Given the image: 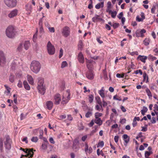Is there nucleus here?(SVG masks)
Here are the masks:
<instances>
[{
  "instance_id": "nucleus-9",
  "label": "nucleus",
  "mask_w": 158,
  "mask_h": 158,
  "mask_svg": "<svg viewBox=\"0 0 158 158\" xmlns=\"http://www.w3.org/2000/svg\"><path fill=\"white\" fill-rule=\"evenodd\" d=\"M61 33L63 36L65 37H67L70 34V28L67 26L64 27L62 28Z\"/></svg>"
},
{
  "instance_id": "nucleus-64",
  "label": "nucleus",
  "mask_w": 158,
  "mask_h": 158,
  "mask_svg": "<svg viewBox=\"0 0 158 158\" xmlns=\"http://www.w3.org/2000/svg\"><path fill=\"white\" fill-rule=\"evenodd\" d=\"M18 87L21 88L22 87L23 85L22 82L20 81H19L17 85Z\"/></svg>"
},
{
  "instance_id": "nucleus-46",
  "label": "nucleus",
  "mask_w": 158,
  "mask_h": 158,
  "mask_svg": "<svg viewBox=\"0 0 158 158\" xmlns=\"http://www.w3.org/2000/svg\"><path fill=\"white\" fill-rule=\"evenodd\" d=\"M69 142H67L64 144V146L65 149H68L69 148Z\"/></svg>"
},
{
  "instance_id": "nucleus-20",
  "label": "nucleus",
  "mask_w": 158,
  "mask_h": 158,
  "mask_svg": "<svg viewBox=\"0 0 158 158\" xmlns=\"http://www.w3.org/2000/svg\"><path fill=\"white\" fill-rule=\"evenodd\" d=\"M46 104L48 109L51 110L52 109L53 106V103L51 101L47 102Z\"/></svg>"
},
{
  "instance_id": "nucleus-40",
  "label": "nucleus",
  "mask_w": 158,
  "mask_h": 158,
  "mask_svg": "<svg viewBox=\"0 0 158 158\" xmlns=\"http://www.w3.org/2000/svg\"><path fill=\"white\" fill-rule=\"evenodd\" d=\"M9 80L10 82L13 83L14 81V76L11 75L9 77Z\"/></svg>"
},
{
  "instance_id": "nucleus-34",
  "label": "nucleus",
  "mask_w": 158,
  "mask_h": 158,
  "mask_svg": "<svg viewBox=\"0 0 158 158\" xmlns=\"http://www.w3.org/2000/svg\"><path fill=\"white\" fill-rule=\"evenodd\" d=\"M146 93L147 94V95L149 97V98L151 97L152 96L150 90L148 88H147L146 90Z\"/></svg>"
},
{
  "instance_id": "nucleus-49",
  "label": "nucleus",
  "mask_w": 158,
  "mask_h": 158,
  "mask_svg": "<svg viewBox=\"0 0 158 158\" xmlns=\"http://www.w3.org/2000/svg\"><path fill=\"white\" fill-rule=\"evenodd\" d=\"M90 3L88 5V8L89 9H91L93 8V6L92 5V0H90Z\"/></svg>"
},
{
  "instance_id": "nucleus-1",
  "label": "nucleus",
  "mask_w": 158,
  "mask_h": 158,
  "mask_svg": "<svg viewBox=\"0 0 158 158\" xmlns=\"http://www.w3.org/2000/svg\"><path fill=\"white\" fill-rule=\"evenodd\" d=\"M37 89L39 93L42 95H44L46 92V88L44 84V79L43 78L39 77L37 78Z\"/></svg>"
},
{
  "instance_id": "nucleus-60",
  "label": "nucleus",
  "mask_w": 158,
  "mask_h": 158,
  "mask_svg": "<svg viewBox=\"0 0 158 158\" xmlns=\"http://www.w3.org/2000/svg\"><path fill=\"white\" fill-rule=\"evenodd\" d=\"M60 119L61 120L65 119L66 118V115L65 114L61 115L59 116Z\"/></svg>"
},
{
  "instance_id": "nucleus-57",
  "label": "nucleus",
  "mask_w": 158,
  "mask_h": 158,
  "mask_svg": "<svg viewBox=\"0 0 158 158\" xmlns=\"http://www.w3.org/2000/svg\"><path fill=\"white\" fill-rule=\"evenodd\" d=\"M156 7L155 6H153L151 9V12L152 14L155 13V10H156Z\"/></svg>"
},
{
  "instance_id": "nucleus-47",
  "label": "nucleus",
  "mask_w": 158,
  "mask_h": 158,
  "mask_svg": "<svg viewBox=\"0 0 158 158\" xmlns=\"http://www.w3.org/2000/svg\"><path fill=\"white\" fill-rule=\"evenodd\" d=\"M135 74H137L139 73L141 75H142L143 73L141 70L139 69V70H137L135 71Z\"/></svg>"
},
{
  "instance_id": "nucleus-7",
  "label": "nucleus",
  "mask_w": 158,
  "mask_h": 158,
  "mask_svg": "<svg viewBox=\"0 0 158 158\" xmlns=\"http://www.w3.org/2000/svg\"><path fill=\"white\" fill-rule=\"evenodd\" d=\"M47 48L48 52L49 55L54 54L55 52V48L50 41H49L47 44Z\"/></svg>"
},
{
  "instance_id": "nucleus-2",
  "label": "nucleus",
  "mask_w": 158,
  "mask_h": 158,
  "mask_svg": "<svg viewBox=\"0 0 158 158\" xmlns=\"http://www.w3.org/2000/svg\"><path fill=\"white\" fill-rule=\"evenodd\" d=\"M41 67V65L38 61L33 60L31 64L30 68L31 70L36 74L39 72Z\"/></svg>"
},
{
  "instance_id": "nucleus-28",
  "label": "nucleus",
  "mask_w": 158,
  "mask_h": 158,
  "mask_svg": "<svg viewBox=\"0 0 158 158\" xmlns=\"http://www.w3.org/2000/svg\"><path fill=\"white\" fill-rule=\"evenodd\" d=\"M104 6V2H102L101 3H98L95 5V7L96 9H99L100 7H103Z\"/></svg>"
},
{
  "instance_id": "nucleus-23",
  "label": "nucleus",
  "mask_w": 158,
  "mask_h": 158,
  "mask_svg": "<svg viewBox=\"0 0 158 158\" xmlns=\"http://www.w3.org/2000/svg\"><path fill=\"white\" fill-rule=\"evenodd\" d=\"M94 122L99 126L101 125L102 124V121L100 118H95Z\"/></svg>"
},
{
  "instance_id": "nucleus-44",
  "label": "nucleus",
  "mask_w": 158,
  "mask_h": 158,
  "mask_svg": "<svg viewBox=\"0 0 158 158\" xmlns=\"http://www.w3.org/2000/svg\"><path fill=\"white\" fill-rule=\"evenodd\" d=\"M47 148H48V149L47 150V152L49 153L52 150L53 147L51 145L49 144L48 143Z\"/></svg>"
},
{
  "instance_id": "nucleus-48",
  "label": "nucleus",
  "mask_w": 158,
  "mask_h": 158,
  "mask_svg": "<svg viewBox=\"0 0 158 158\" xmlns=\"http://www.w3.org/2000/svg\"><path fill=\"white\" fill-rule=\"evenodd\" d=\"M3 146V139L2 138H0V147L1 149Z\"/></svg>"
},
{
  "instance_id": "nucleus-17",
  "label": "nucleus",
  "mask_w": 158,
  "mask_h": 158,
  "mask_svg": "<svg viewBox=\"0 0 158 158\" xmlns=\"http://www.w3.org/2000/svg\"><path fill=\"white\" fill-rule=\"evenodd\" d=\"M78 59L79 61L81 63H83L84 62V57L81 52H79L78 54Z\"/></svg>"
},
{
  "instance_id": "nucleus-31",
  "label": "nucleus",
  "mask_w": 158,
  "mask_h": 158,
  "mask_svg": "<svg viewBox=\"0 0 158 158\" xmlns=\"http://www.w3.org/2000/svg\"><path fill=\"white\" fill-rule=\"evenodd\" d=\"M48 143H43L41 145L42 148L44 150H46L48 148Z\"/></svg>"
},
{
  "instance_id": "nucleus-52",
  "label": "nucleus",
  "mask_w": 158,
  "mask_h": 158,
  "mask_svg": "<svg viewBox=\"0 0 158 158\" xmlns=\"http://www.w3.org/2000/svg\"><path fill=\"white\" fill-rule=\"evenodd\" d=\"M119 26V23H114L112 25V26L115 29V28H117Z\"/></svg>"
},
{
  "instance_id": "nucleus-62",
  "label": "nucleus",
  "mask_w": 158,
  "mask_h": 158,
  "mask_svg": "<svg viewBox=\"0 0 158 158\" xmlns=\"http://www.w3.org/2000/svg\"><path fill=\"white\" fill-rule=\"evenodd\" d=\"M154 109L153 110L154 111H158V106L157 104H155L154 105Z\"/></svg>"
},
{
  "instance_id": "nucleus-16",
  "label": "nucleus",
  "mask_w": 158,
  "mask_h": 158,
  "mask_svg": "<svg viewBox=\"0 0 158 158\" xmlns=\"http://www.w3.org/2000/svg\"><path fill=\"white\" fill-rule=\"evenodd\" d=\"M94 75L91 70H89L86 74L87 78L90 80H92L94 78Z\"/></svg>"
},
{
  "instance_id": "nucleus-13",
  "label": "nucleus",
  "mask_w": 158,
  "mask_h": 158,
  "mask_svg": "<svg viewBox=\"0 0 158 158\" xmlns=\"http://www.w3.org/2000/svg\"><path fill=\"white\" fill-rule=\"evenodd\" d=\"M93 149L91 147H89L87 143H85V151L86 154L88 153L90 154L93 152Z\"/></svg>"
},
{
  "instance_id": "nucleus-4",
  "label": "nucleus",
  "mask_w": 158,
  "mask_h": 158,
  "mask_svg": "<svg viewBox=\"0 0 158 158\" xmlns=\"http://www.w3.org/2000/svg\"><path fill=\"white\" fill-rule=\"evenodd\" d=\"M70 93L69 89L67 90L66 92L63 94L62 98V103L63 104L67 103L70 99Z\"/></svg>"
},
{
  "instance_id": "nucleus-63",
  "label": "nucleus",
  "mask_w": 158,
  "mask_h": 158,
  "mask_svg": "<svg viewBox=\"0 0 158 158\" xmlns=\"http://www.w3.org/2000/svg\"><path fill=\"white\" fill-rule=\"evenodd\" d=\"M149 152L148 151H146L145 153V156L146 158L149 157L150 156Z\"/></svg>"
},
{
  "instance_id": "nucleus-11",
  "label": "nucleus",
  "mask_w": 158,
  "mask_h": 158,
  "mask_svg": "<svg viewBox=\"0 0 158 158\" xmlns=\"http://www.w3.org/2000/svg\"><path fill=\"white\" fill-rule=\"evenodd\" d=\"M85 59L86 60V62L87 68L89 70H91L94 62L92 60H88L86 58Z\"/></svg>"
},
{
  "instance_id": "nucleus-8",
  "label": "nucleus",
  "mask_w": 158,
  "mask_h": 158,
  "mask_svg": "<svg viewBox=\"0 0 158 158\" xmlns=\"http://www.w3.org/2000/svg\"><path fill=\"white\" fill-rule=\"evenodd\" d=\"M11 140L9 136H7L5 137L4 141V145L6 148L9 150L11 148Z\"/></svg>"
},
{
  "instance_id": "nucleus-18",
  "label": "nucleus",
  "mask_w": 158,
  "mask_h": 158,
  "mask_svg": "<svg viewBox=\"0 0 158 158\" xmlns=\"http://www.w3.org/2000/svg\"><path fill=\"white\" fill-rule=\"evenodd\" d=\"M103 20L102 19L100 18L99 15L97 14H95L94 17L92 18V21L94 23L98 22L99 20H100V21H102Z\"/></svg>"
},
{
  "instance_id": "nucleus-29",
  "label": "nucleus",
  "mask_w": 158,
  "mask_h": 158,
  "mask_svg": "<svg viewBox=\"0 0 158 158\" xmlns=\"http://www.w3.org/2000/svg\"><path fill=\"white\" fill-rule=\"evenodd\" d=\"M96 102L100 106L101 108H102V102L99 97H98L96 98Z\"/></svg>"
},
{
  "instance_id": "nucleus-58",
  "label": "nucleus",
  "mask_w": 158,
  "mask_h": 158,
  "mask_svg": "<svg viewBox=\"0 0 158 158\" xmlns=\"http://www.w3.org/2000/svg\"><path fill=\"white\" fill-rule=\"evenodd\" d=\"M63 54V50L62 48H61L60 50V54L59 55V58H60L62 56Z\"/></svg>"
},
{
  "instance_id": "nucleus-25",
  "label": "nucleus",
  "mask_w": 158,
  "mask_h": 158,
  "mask_svg": "<svg viewBox=\"0 0 158 158\" xmlns=\"http://www.w3.org/2000/svg\"><path fill=\"white\" fill-rule=\"evenodd\" d=\"M23 84L25 89L27 90H29L30 89V87L27 81H24L23 82Z\"/></svg>"
},
{
  "instance_id": "nucleus-3",
  "label": "nucleus",
  "mask_w": 158,
  "mask_h": 158,
  "mask_svg": "<svg viewBox=\"0 0 158 158\" xmlns=\"http://www.w3.org/2000/svg\"><path fill=\"white\" fill-rule=\"evenodd\" d=\"M20 150H23L25 154L24 155H22L21 157H22V156H25V158H30L33 156L34 152L32 148H26L24 149L22 148H21Z\"/></svg>"
},
{
  "instance_id": "nucleus-24",
  "label": "nucleus",
  "mask_w": 158,
  "mask_h": 158,
  "mask_svg": "<svg viewBox=\"0 0 158 158\" xmlns=\"http://www.w3.org/2000/svg\"><path fill=\"white\" fill-rule=\"evenodd\" d=\"M23 45L25 49L26 50H27L30 45V41H25Z\"/></svg>"
},
{
  "instance_id": "nucleus-37",
  "label": "nucleus",
  "mask_w": 158,
  "mask_h": 158,
  "mask_svg": "<svg viewBox=\"0 0 158 158\" xmlns=\"http://www.w3.org/2000/svg\"><path fill=\"white\" fill-rule=\"evenodd\" d=\"M89 102L90 103H91L93 101L94 96L92 94L90 95L89 96Z\"/></svg>"
},
{
  "instance_id": "nucleus-32",
  "label": "nucleus",
  "mask_w": 158,
  "mask_h": 158,
  "mask_svg": "<svg viewBox=\"0 0 158 158\" xmlns=\"http://www.w3.org/2000/svg\"><path fill=\"white\" fill-rule=\"evenodd\" d=\"M4 86L5 87L6 89L7 90L5 92V93H6L7 94V95H8L10 93V88L9 87L7 86L6 85H5Z\"/></svg>"
},
{
  "instance_id": "nucleus-54",
  "label": "nucleus",
  "mask_w": 158,
  "mask_h": 158,
  "mask_svg": "<svg viewBox=\"0 0 158 158\" xmlns=\"http://www.w3.org/2000/svg\"><path fill=\"white\" fill-rule=\"evenodd\" d=\"M49 140L50 143L53 144H54L55 143V142L54 141L53 138L52 137H51L49 138Z\"/></svg>"
},
{
  "instance_id": "nucleus-33",
  "label": "nucleus",
  "mask_w": 158,
  "mask_h": 158,
  "mask_svg": "<svg viewBox=\"0 0 158 158\" xmlns=\"http://www.w3.org/2000/svg\"><path fill=\"white\" fill-rule=\"evenodd\" d=\"M143 81H144L146 80V83H147L148 81V77L146 73H145L143 74Z\"/></svg>"
},
{
  "instance_id": "nucleus-50",
  "label": "nucleus",
  "mask_w": 158,
  "mask_h": 158,
  "mask_svg": "<svg viewBox=\"0 0 158 158\" xmlns=\"http://www.w3.org/2000/svg\"><path fill=\"white\" fill-rule=\"evenodd\" d=\"M123 12H120L118 15H117V17L119 19H121L123 17Z\"/></svg>"
},
{
  "instance_id": "nucleus-61",
  "label": "nucleus",
  "mask_w": 158,
  "mask_h": 158,
  "mask_svg": "<svg viewBox=\"0 0 158 158\" xmlns=\"http://www.w3.org/2000/svg\"><path fill=\"white\" fill-rule=\"evenodd\" d=\"M117 95H115L113 97V99L114 100H117L119 101H121L122 100V99L120 97H119L118 98H116V97H117Z\"/></svg>"
},
{
  "instance_id": "nucleus-43",
  "label": "nucleus",
  "mask_w": 158,
  "mask_h": 158,
  "mask_svg": "<svg viewBox=\"0 0 158 158\" xmlns=\"http://www.w3.org/2000/svg\"><path fill=\"white\" fill-rule=\"evenodd\" d=\"M148 58L149 59H151L152 61H154L156 59V57L154 56L151 54L148 56Z\"/></svg>"
},
{
  "instance_id": "nucleus-51",
  "label": "nucleus",
  "mask_w": 158,
  "mask_h": 158,
  "mask_svg": "<svg viewBox=\"0 0 158 158\" xmlns=\"http://www.w3.org/2000/svg\"><path fill=\"white\" fill-rule=\"evenodd\" d=\"M48 29L49 31L51 32L54 33L55 32V29L53 27H49Z\"/></svg>"
},
{
  "instance_id": "nucleus-14",
  "label": "nucleus",
  "mask_w": 158,
  "mask_h": 158,
  "mask_svg": "<svg viewBox=\"0 0 158 158\" xmlns=\"http://www.w3.org/2000/svg\"><path fill=\"white\" fill-rule=\"evenodd\" d=\"M54 100L56 104H59L61 101L60 95L59 94H56L54 96Z\"/></svg>"
},
{
  "instance_id": "nucleus-36",
  "label": "nucleus",
  "mask_w": 158,
  "mask_h": 158,
  "mask_svg": "<svg viewBox=\"0 0 158 158\" xmlns=\"http://www.w3.org/2000/svg\"><path fill=\"white\" fill-rule=\"evenodd\" d=\"M31 140L32 142L35 143L38 140V138L37 137H33L31 138Z\"/></svg>"
},
{
  "instance_id": "nucleus-39",
  "label": "nucleus",
  "mask_w": 158,
  "mask_h": 158,
  "mask_svg": "<svg viewBox=\"0 0 158 158\" xmlns=\"http://www.w3.org/2000/svg\"><path fill=\"white\" fill-rule=\"evenodd\" d=\"M102 114L101 113L96 112L95 114V118H99V117L102 116Z\"/></svg>"
},
{
  "instance_id": "nucleus-21",
  "label": "nucleus",
  "mask_w": 158,
  "mask_h": 158,
  "mask_svg": "<svg viewBox=\"0 0 158 158\" xmlns=\"http://www.w3.org/2000/svg\"><path fill=\"white\" fill-rule=\"evenodd\" d=\"M147 58V57L146 56L139 55L138 56L137 59H139L142 62L145 63L146 62V60Z\"/></svg>"
},
{
  "instance_id": "nucleus-55",
  "label": "nucleus",
  "mask_w": 158,
  "mask_h": 158,
  "mask_svg": "<svg viewBox=\"0 0 158 158\" xmlns=\"http://www.w3.org/2000/svg\"><path fill=\"white\" fill-rule=\"evenodd\" d=\"M119 138L118 135H116L114 137V139L115 143H117L118 142Z\"/></svg>"
},
{
  "instance_id": "nucleus-53",
  "label": "nucleus",
  "mask_w": 158,
  "mask_h": 158,
  "mask_svg": "<svg viewBox=\"0 0 158 158\" xmlns=\"http://www.w3.org/2000/svg\"><path fill=\"white\" fill-rule=\"evenodd\" d=\"M103 104H102V107H105L107 105V103L105 101L104 98H103L102 100Z\"/></svg>"
},
{
  "instance_id": "nucleus-12",
  "label": "nucleus",
  "mask_w": 158,
  "mask_h": 158,
  "mask_svg": "<svg viewBox=\"0 0 158 158\" xmlns=\"http://www.w3.org/2000/svg\"><path fill=\"white\" fill-rule=\"evenodd\" d=\"M18 13V10L16 9H14L10 11L8 15V16L10 18H12L16 16Z\"/></svg>"
},
{
  "instance_id": "nucleus-56",
  "label": "nucleus",
  "mask_w": 158,
  "mask_h": 158,
  "mask_svg": "<svg viewBox=\"0 0 158 158\" xmlns=\"http://www.w3.org/2000/svg\"><path fill=\"white\" fill-rule=\"evenodd\" d=\"M95 108L96 110L99 111L101 110V109L102 108L99 105H96L95 106Z\"/></svg>"
},
{
  "instance_id": "nucleus-5",
  "label": "nucleus",
  "mask_w": 158,
  "mask_h": 158,
  "mask_svg": "<svg viewBox=\"0 0 158 158\" xmlns=\"http://www.w3.org/2000/svg\"><path fill=\"white\" fill-rule=\"evenodd\" d=\"M6 35L9 38L13 37L15 34V29L12 26L9 27L6 30Z\"/></svg>"
},
{
  "instance_id": "nucleus-59",
  "label": "nucleus",
  "mask_w": 158,
  "mask_h": 158,
  "mask_svg": "<svg viewBox=\"0 0 158 158\" xmlns=\"http://www.w3.org/2000/svg\"><path fill=\"white\" fill-rule=\"evenodd\" d=\"M22 48H23V44H20L19 45L18 47V48H17V49L19 51H20L22 50Z\"/></svg>"
},
{
  "instance_id": "nucleus-10",
  "label": "nucleus",
  "mask_w": 158,
  "mask_h": 158,
  "mask_svg": "<svg viewBox=\"0 0 158 158\" xmlns=\"http://www.w3.org/2000/svg\"><path fill=\"white\" fill-rule=\"evenodd\" d=\"M146 32V30L144 29H138L136 32V36L138 37H141L143 38L144 36V34Z\"/></svg>"
},
{
  "instance_id": "nucleus-38",
  "label": "nucleus",
  "mask_w": 158,
  "mask_h": 158,
  "mask_svg": "<svg viewBox=\"0 0 158 158\" xmlns=\"http://www.w3.org/2000/svg\"><path fill=\"white\" fill-rule=\"evenodd\" d=\"M92 113L91 112L88 111L86 113L85 116L86 117L88 118L90 117L92 115Z\"/></svg>"
},
{
  "instance_id": "nucleus-15",
  "label": "nucleus",
  "mask_w": 158,
  "mask_h": 158,
  "mask_svg": "<svg viewBox=\"0 0 158 158\" xmlns=\"http://www.w3.org/2000/svg\"><path fill=\"white\" fill-rule=\"evenodd\" d=\"M108 12L109 15H110L111 17L112 18H115L117 15V12L115 10H109L108 11H106Z\"/></svg>"
},
{
  "instance_id": "nucleus-22",
  "label": "nucleus",
  "mask_w": 158,
  "mask_h": 158,
  "mask_svg": "<svg viewBox=\"0 0 158 158\" xmlns=\"http://www.w3.org/2000/svg\"><path fill=\"white\" fill-rule=\"evenodd\" d=\"M104 87H102L101 89L98 91V93L101 96V97L103 98H105V94L104 93Z\"/></svg>"
},
{
  "instance_id": "nucleus-42",
  "label": "nucleus",
  "mask_w": 158,
  "mask_h": 158,
  "mask_svg": "<svg viewBox=\"0 0 158 158\" xmlns=\"http://www.w3.org/2000/svg\"><path fill=\"white\" fill-rule=\"evenodd\" d=\"M44 134V132L43 130H40V135H39V138L40 139H42L43 137V136Z\"/></svg>"
},
{
  "instance_id": "nucleus-30",
  "label": "nucleus",
  "mask_w": 158,
  "mask_h": 158,
  "mask_svg": "<svg viewBox=\"0 0 158 158\" xmlns=\"http://www.w3.org/2000/svg\"><path fill=\"white\" fill-rule=\"evenodd\" d=\"M107 7L106 10V11H108L109 10H110L112 8V4L111 2L109 1L107 3Z\"/></svg>"
},
{
  "instance_id": "nucleus-26",
  "label": "nucleus",
  "mask_w": 158,
  "mask_h": 158,
  "mask_svg": "<svg viewBox=\"0 0 158 158\" xmlns=\"http://www.w3.org/2000/svg\"><path fill=\"white\" fill-rule=\"evenodd\" d=\"M150 42V40L148 38H146L143 41V43L145 46H148L149 45Z\"/></svg>"
},
{
  "instance_id": "nucleus-35",
  "label": "nucleus",
  "mask_w": 158,
  "mask_h": 158,
  "mask_svg": "<svg viewBox=\"0 0 158 158\" xmlns=\"http://www.w3.org/2000/svg\"><path fill=\"white\" fill-rule=\"evenodd\" d=\"M104 145V143L103 141H101L98 143L97 147L98 148L101 147H102Z\"/></svg>"
},
{
  "instance_id": "nucleus-19",
  "label": "nucleus",
  "mask_w": 158,
  "mask_h": 158,
  "mask_svg": "<svg viewBox=\"0 0 158 158\" xmlns=\"http://www.w3.org/2000/svg\"><path fill=\"white\" fill-rule=\"evenodd\" d=\"M27 78L29 83L31 85H33L34 81L31 75H28L27 76Z\"/></svg>"
},
{
  "instance_id": "nucleus-6",
  "label": "nucleus",
  "mask_w": 158,
  "mask_h": 158,
  "mask_svg": "<svg viewBox=\"0 0 158 158\" xmlns=\"http://www.w3.org/2000/svg\"><path fill=\"white\" fill-rule=\"evenodd\" d=\"M5 4L8 7L13 8L15 7L17 5V0H4Z\"/></svg>"
},
{
  "instance_id": "nucleus-41",
  "label": "nucleus",
  "mask_w": 158,
  "mask_h": 158,
  "mask_svg": "<svg viewBox=\"0 0 158 158\" xmlns=\"http://www.w3.org/2000/svg\"><path fill=\"white\" fill-rule=\"evenodd\" d=\"M67 65V63L66 61H63L61 64V68H63Z\"/></svg>"
},
{
  "instance_id": "nucleus-27",
  "label": "nucleus",
  "mask_w": 158,
  "mask_h": 158,
  "mask_svg": "<svg viewBox=\"0 0 158 158\" xmlns=\"http://www.w3.org/2000/svg\"><path fill=\"white\" fill-rule=\"evenodd\" d=\"M148 109L147 107L143 106V109L141 110V114L143 115H144L145 113L147 111Z\"/></svg>"
},
{
  "instance_id": "nucleus-45",
  "label": "nucleus",
  "mask_w": 158,
  "mask_h": 158,
  "mask_svg": "<svg viewBox=\"0 0 158 158\" xmlns=\"http://www.w3.org/2000/svg\"><path fill=\"white\" fill-rule=\"evenodd\" d=\"M38 32V31L37 30L36 33L34 34L33 36V41L35 42L36 41V40L37 38V33Z\"/></svg>"
}]
</instances>
